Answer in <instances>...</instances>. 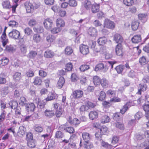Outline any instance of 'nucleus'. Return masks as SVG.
I'll return each mask as SVG.
<instances>
[{
	"label": "nucleus",
	"instance_id": "17",
	"mask_svg": "<svg viewBox=\"0 0 149 149\" xmlns=\"http://www.w3.org/2000/svg\"><path fill=\"white\" fill-rule=\"evenodd\" d=\"M100 4L95 3L93 4L91 6V10L92 13H96L99 10Z\"/></svg>",
	"mask_w": 149,
	"mask_h": 149
},
{
	"label": "nucleus",
	"instance_id": "33",
	"mask_svg": "<svg viewBox=\"0 0 149 149\" xmlns=\"http://www.w3.org/2000/svg\"><path fill=\"white\" fill-rule=\"evenodd\" d=\"M54 53L51 50H47L45 52L44 56L47 58H51L54 56Z\"/></svg>",
	"mask_w": 149,
	"mask_h": 149
},
{
	"label": "nucleus",
	"instance_id": "37",
	"mask_svg": "<svg viewBox=\"0 0 149 149\" xmlns=\"http://www.w3.org/2000/svg\"><path fill=\"white\" fill-rule=\"evenodd\" d=\"M37 55V52L36 51L31 50L27 54V56L28 58L31 59L34 58Z\"/></svg>",
	"mask_w": 149,
	"mask_h": 149
},
{
	"label": "nucleus",
	"instance_id": "8",
	"mask_svg": "<svg viewBox=\"0 0 149 149\" xmlns=\"http://www.w3.org/2000/svg\"><path fill=\"white\" fill-rule=\"evenodd\" d=\"M147 88V86L146 84H139L138 87V91L136 94L141 95V91H144L146 90Z\"/></svg>",
	"mask_w": 149,
	"mask_h": 149
},
{
	"label": "nucleus",
	"instance_id": "55",
	"mask_svg": "<svg viewBox=\"0 0 149 149\" xmlns=\"http://www.w3.org/2000/svg\"><path fill=\"white\" fill-rule=\"evenodd\" d=\"M68 4L70 6L72 7L76 6L77 4V1L75 0H69Z\"/></svg>",
	"mask_w": 149,
	"mask_h": 149
},
{
	"label": "nucleus",
	"instance_id": "1",
	"mask_svg": "<svg viewBox=\"0 0 149 149\" xmlns=\"http://www.w3.org/2000/svg\"><path fill=\"white\" fill-rule=\"evenodd\" d=\"M18 105L16 101H13L12 102L11 105H10V107L12 109L11 112L14 113V116L16 118L20 117L22 116L21 113V108Z\"/></svg>",
	"mask_w": 149,
	"mask_h": 149
},
{
	"label": "nucleus",
	"instance_id": "14",
	"mask_svg": "<svg viewBox=\"0 0 149 149\" xmlns=\"http://www.w3.org/2000/svg\"><path fill=\"white\" fill-rule=\"evenodd\" d=\"M83 140L86 143H88L91 139L90 134L86 132H83L82 134Z\"/></svg>",
	"mask_w": 149,
	"mask_h": 149
},
{
	"label": "nucleus",
	"instance_id": "47",
	"mask_svg": "<svg viewBox=\"0 0 149 149\" xmlns=\"http://www.w3.org/2000/svg\"><path fill=\"white\" fill-rule=\"evenodd\" d=\"M21 54L25 55L27 52L26 46L25 45H21L20 46Z\"/></svg>",
	"mask_w": 149,
	"mask_h": 149
},
{
	"label": "nucleus",
	"instance_id": "61",
	"mask_svg": "<svg viewBox=\"0 0 149 149\" xmlns=\"http://www.w3.org/2000/svg\"><path fill=\"white\" fill-rule=\"evenodd\" d=\"M26 139L27 142H28V141L33 139V136L31 132H28L27 133L26 135Z\"/></svg>",
	"mask_w": 149,
	"mask_h": 149
},
{
	"label": "nucleus",
	"instance_id": "10",
	"mask_svg": "<svg viewBox=\"0 0 149 149\" xmlns=\"http://www.w3.org/2000/svg\"><path fill=\"white\" fill-rule=\"evenodd\" d=\"M104 27L108 29H112L115 27L114 22L109 19H106L104 22Z\"/></svg>",
	"mask_w": 149,
	"mask_h": 149
},
{
	"label": "nucleus",
	"instance_id": "43",
	"mask_svg": "<svg viewBox=\"0 0 149 149\" xmlns=\"http://www.w3.org/2000/svg\"><path fill=\"white\" fill-rule=\"evenodd\" d=\"M139 62L141 65H144L147 63V59L146 57L143 56L139 58Z\"/></svg>",
	"mask_w": 149,
	"mask_h": 149
},
{
	"label": "nucleus",
	"instance_id": "39",
	"mask_svg": "<svg viewBox=\"0 0 149 149\" xmlns=\"http://www.w3.org/2000/svg\"><path fill=\"white\" fill-rule=\"evenodd\" d=\"M19 0H13V5L11 8H12V12L13 13H15L16 11V9L18 6L17 3Z\"/></svg>",
	"mask_w": 149,
	"mask_h": 149
},
{
	"label": "nucleus",
	"instance_id": "6",
	"mask_svg": "<svg viewBox=\"0 0 149 149\" xmlns=\"http://www.w3.org/2000/svg\"><path fill=\"white\" fill-rule=\"evenodd\" d=\"M43 24L45 27L47 29H49L52 26V21L50 19L48 18L44 21Z\"/></svg>",
	"mask_w": 149,
	"mask_h": 149
},
{
	"label": "nucleus",
	"instance_id": "40",
	"mask_svg": "<svg viewBox=\"0 0 149 149\" xmlns=\"http://www.w3.org/2000/svg\"><path fill=\"white\" fill-rule=\"evenodd\" d=\"M125 66L122 65H120L116 66L115 69L118 74L121 73L125 68Z\"/></svg>",
	"mask_w": 149,
	"mask_h": 149
},
{
	"label": "nucleus",
	"instance_id": "35",
	"mask_svg": "<svg viewBox=\"0 0 149 149\" xmlns=\"http://www.w3.org/2000/svg\"><path fill=\"white\" fill-rule=\"evenodd\" d=\"M56 94L54 92L49 93L46 99V101H49L55 99L56 97Z\"/></svg>",
	"mask_w": 149,
	"mask_h": 149
},
{
	"label": "nucleus",
	"instance_id": "26",
	"mask_svg": "<svg viewBox=\"0 0 149 149\" xmlns=\"http://www.w3.org/2000/svg\"><path fill=\"white\" fill-rule=\"evenodd\" d=\"M56 38L53 35H49L47 36L46 38L47 42L49 44H53Z\"/></svg>",
	"mask_w": 149,
	"mask_h": 149
},
{
	"label": "nucleus",
	"instance_id": "48",
	"mask_svg": "<svg viewBox=\"0 0 149 149\" xmlns=\"http://www.w3.org/2000/svg\"><path fill=\"white\" fill-rule=\"evenodd\" d=\"M107 93L111 99V98L115 96L116 95V92L114 91H112L111 89L108 90L107 92Z\"/></svg>",
	"mask_w": 149,
	"mask_h": 149
},
{
	"label": "nucleus",
	"instance_id": "57",
	"mask_svg": "<svg viewBox=\"0 0 149 149\" xmlns=\"http://www.w3.org/2000/svg\"><path fill=\"white\" fill-rule=\"evenodd\" d=\"M121 99L120 98L116 96V95L112 97L111 98L110 100V102H120Z\"/></svg>",
	"mask_w": 149,
	"mask_h": 149
},
{
	"label": "nucleus",
	"instance_id": "31",
	"mask_svg": "<svg viewBox=\"0 0 149 149\" xmlns=\"http://www.w3.org/2000/svg\"><path fill=\"white\" fill-rule=\"evenodd\" d=\"M110 118L107 115L103 116L101 118V122L102 123H105L109 122L110 121Z\"/></svg>",
	"mask_w": 149,
	"mask_h": 149
},
{
	"label": "nucleus",
	"instance_id": "21",
	"mask_svg": "<svg viewBox=\"0 0 149 149\" xmlns=\"http://www.w3.org/2000/svg\"><path fill=\"white\" fill-rule=\"evenodd\" d=\"M138 17L139 19L143 23L145 22L147 20V15L146 14L140 13L138 15Z\"/></svg>",
	"mask_w": 149,
	"mask_h": 149
},
{
	"label": "nucleus",
	"instance_id": "12",
	"mask_svg": "<svg viewBox=\"0 0 149 149\" xmlns=\"http://www.w3.org/2000/svg\"><path fill=\"white\" fill-rule=\"evenodd\" d=\"M123 48L121 44H118L116 47V54L118 56H123Z\"/></svg>",
	"mask_w": 149,
	"mask_h": 149
},
{
	"label": "nucleus",
	"instance_id": "41",
	"mask_svg": "<svg viewBox=\"0 0 149 149\" xmlns=\"http://www.w3.org/2000/svg\"><path fill=\"white\" fill-rule=\"evenodd\" d=\"M41 39L40 35L38 34H34L33 36V40L35 42H39L40 41Z\"/></svg>",
	"mask_w": 149,
	"mask_h": 149
},
{
	"label": "nucleus",
	"instance_id": "49",
	"mask_svg": "<svg viewBox=\"0 0 149 149\" xmlns=\"http://www.w3.org/2000/svg\"><path fill=\"white\" fill-rule=\"evenodd\" d=\"M64 136V134L62 132L58 131L55 133V137L57 139L62 138Z\"/></svg>",
	"mask_w": 149,
	"mask_h": 149
},
{
	"label": "nucleus",
	"instance_id": "3",
	"mask_svg": "<svg viewBox=\"0 0 149 149\" xmlns=\"http://www.w3.org/2000/svg\"><path fill=\"white\" fill-rule=\"evenodd\" d=\"M25 107L26 111L29 113L33 112L36 108L34 103L31 102L27 103Z\"/></svg>",
	"mask_w": 149,
	"mask_h": 149
},
{
	"label": "nucleus",
	"instance_id": "2",
	"mask_svg": "<svg viewBox=\"0 0 149 149\" xmlns=\"http://www.w3.org/2000/svg\"><path fill=\"white\" fill-rule=\"evenodd\" d=\"M83 94V91L80 90H76L73 91L70 97L72 101H74V99L82 97Z\"/></svg>",
	"mask_w": 149,
	"mask_h": 149
},
{
	"label": "nucleus",
	"instance_id": "56",
	"mask_svg": "<svg viewBox=\"0 0 149 149\" xmlns=\"http://www.w3.org/2000/svg\"><path fill=\"white\" fill-rule=\"evenodd\" d=\"M100 131L101 134H105L107 132L108 128L106 126H103L100 129Z\"/></svg>",
	"mask_w": 149,
	"mask_h": 149
},
{
	"label": "nucleus",
	"instance_id": "4",
	"mask_svg": "<svg viewBox=\"0 0 149 149\" xmlns=\"http://www.w3.org/2000/svg\"><path fill=\"white\" fill-rule=\"evenodd\" d=\"M80 51L83 55H86L89 52L88 47L83 44H81L79 47Z\"/></svg>",
	"mask_w": 149,
	"mask_h": 149
},
{
	"label": "nucleus",
	"instance_id": "7",
	"mask_svg": "<svg viewBox=\"0 0 149 149\" xmlns=\"http://www.w3.org/2000/svg\"><path fill=\"white\" fill-rule=\"evenodd\" d=\"M11 123H10V133H11L14 135L15 136L16 134L15 132V128L16 127L17 122L15 120L10 121Z\"/></svg>",
	"mask_w": 149,
	"mask_h": 149
},
{
	"label": "nucleus",
	"instance_id": "23",
	"mask_svg": "<svg viewBox=\"0 0 149 149\" xmlns=\"http://www.w3.org/2000/svg\"><path fill=\"white\" fill-rule=\"evenodd\" d=\"M141 38L140 35H135L131 39L132 42L135 43H137L141 42Z\"/></svg>",
	"mask_w": 149,
	"mask_h": 149
},
{
	"label": "nucleus",
	"instance_id": "30",
	"mask_svg": "<svg viewBox=\"0 0 149 149\" xmlns=\"http://www.w3.org/2000/svg\"><path fill=\"white\" fill-rule=\"evenodd\" d=\"M22 75L21 73L19 72H16L13 76V79L16 82H18L21 79Z\"/></svg>",
	"mask_w": 149,
	"mask_h": 149
},
{
	"label": "nucleus",
	"instance_id": "64",
	"mask_svg": "<svg viewBox=\"0 0 149 149\" xmlns=\"http://www.w3.org/2000/svg\"><path fill=\"white\" fill-rule=\"evenodd\" d=\"M61 30V28L58 27V28H54L51 30V33L53 34H56L59 32Z\"/></svg>",
	"mask_w": 149,
	"mask_h": 149
},
{
	"label": "nucleus",
	"instance_id": "44",
	"mask_svg": "<svg viewBox=\"0 0 149 149\" xmlns=\"http://www.w3.org/2000/svg\"><path fill=\"white\" fill-rule=\"evenodd\" d=\"M139 23L137 21L133 22L132 24V28L133 30L135 31L138 28Z\"/></svg>",
	"mask_w": 149,
	"mask_h": 149
},
{
	"label": "nucleus",
	"instance_id": "51",
	"mask_svg": "<svg viewBox=\"0 0 149 149\" xmlns=\"http://www.w3.org/2000/svg\"><path fill=\"white\" fill-rule=\"evenodd\" d=\"M73 52L72 48L69 46L67 47L65 49V54L67 55H70Z\"/></svg>",
	"mask_w": 149,
	"mask_h": 149
},
{
	"label": "nucleus",
	"instance_id": "50",
	"mask_svg": "<svg viewBox=\"0 0 149 149\" xmlns=\"http://www.w3.org/2000/svg\"><path fill=\"white\" fill-rule=\"evenodd\" d=\"M123 1L124 4L127 6L132 5L134 2L133 0H123Z\"/></svg>",
	"mask_w": 149,
	"mask_h": 149
},
{
	"label": "nucleus",
	"instance_id": "18",
	"mask_svg": "<svg viewBox=\"0 0 149 149\" xmlns=\"http://www.w3.org/2000/svg\"><path fill=\"white\" fill-rule=\"evenodd\" d=\"M26 131V128L23 126H20L19 128V130L17 134L19 137H21L25 134Z\"/></svg>",
	"mask_w": 149,
	"mask_h": 149
},
{
	"label": "nucleus",
	"instance_id": "9",
	"mask_svg": "<svg viewBox=\"0 0 149 149\" xmlns=\"http://www.w3.org/2000/svg\"><path fill=\"white\" fill-rule=\"evenodd\" d=\"M20 37V33L19 31L16 29H13L12 31L10 32V37L15 39H17Z\"/></svg>",
	"mask_w": 149,
	"mask_h": 149
},
{
	"label": "nucleus",
	"instance_id": "45",
	"mask_svg": "<svg viewBox=\"0 0 149 149\" xmlns=\"http://www.w3.org/2000/svg\"><path fill=\"white\" fill-rule=\"evenodd\" d=\"M104 68V66L103 64L100 63L97 65L95 68V70L96 71H98L99 70H103Z\"/></svg>",
	"mask_w": 149,
	"mask_h": 149
},
{
	"label": "nucleus",
	"instance_id": "38",
	"mask_svg": "<svg viewBox=\"0 0 149 149\" xmlns=\"http://www.w3.org/2000/svg\"><path fill=\"white\" fill-rule=\"evenodd\" d=\"M6 35L5 32H3L1 37L2 39V42L3 46L4 47L6 44L8 40L6 39Z\"/></svg>",
	"mask_w": 149,
	"mask_h": 149
},
{
	"label": "nucleus",
	"instance_id": "27",
	"mask_svg": "<svg viewBox=\"0 0 149 149\" xmlns=\"http://www.w3.org/2000/svg\"><path fill=\"white\" fill-rule=\"evenodd\" d=\"M56 23L57 26L59 28L63 27L65 25V22L64 21L60 18L57 19Z\"/></svg>",
	"mask_w": 149,
	"mask_h": 149
},
{
	"label": "nucleus",
	"instance_id": "20",
	"mask_svg": "<svg viewBox=\"0 0 149 149\" xmlns=\"http://www.w3.org/2000/svg\"><path fill=\"white\" fill-rule=\"evenodd\" d=\"M113 120L116 121L117 122L119 121H121L122 118L121 116V114L119 112H116L113 114Z\"/></svg>",
	"mask_w": 149,
	"mask_h": 149
},
{
	"label": "nucleus",
	"instance_id": "22",
	"mask_svg": "<svg viewBox=\"0 0 149 149\" xmlns=\"http://www.w3.org/2000/svg\"><path fill=\"white\" fill-rule=\"evenodd\" d=\"M97 29L94 27H91L88 30L89 34L92 36H95L97 35Z\"/></svg>",
	"mask_w": 149,
	"mask_h": 149
},
{
	"label": "nucleus",
	"instance_id": "19",
	"mask_svg": "<svg viewBox=\"0 0 149 149\" xmlns=\"http://www.w3.org/2000/svg\"><path fill=\"white\" fill-rule=\"evenodd\" d=\"M65 82V80L64 78L63 77H60L56 85L57 87L58 88L60 89L61 88Z\"/></svg>",
	"mask_w": 149,
	"mask_h": 149
},
{
	"label": "nucleus",
	"instance_id": "59",
	"mask_svg": "<svg viewBox=\"0 0 149 149\" xmlns=\"http://www.w3.org/2000/svg\"><path fill=\"white\" fill-rule=\"evenodd\" d=\"M116 127L118 129L121 130H123L124 126L123 124L121 122H118L116 123Z\"/></svg>",
	"mask_w": 149,
	"mask_h": 149
},
{
	"label": "nucleus",
	"instance_id": "15",
	"mask_svg": "<svg viewBox=\"0 0 149 149\" xmlns=\"http://www.w3.org/2000/svg\"><path fill=\"white\" fill-rule=\"evenodd\" d=\"M44 114L47 117L51 118L54 116V111L52 110L46 109L44 111Z\"/></svg>",
	"mask_w": 149,
	"mask_h": 149
},
{
	"label": "nucleus",
	"instance_id": "46",
	"mask_svg": "<svg viewBox=\"0 0 149 149\" xmlns=\"http://www.w3.org/2000/svg\"><path fill=\"white\" fill-rule=\"evenodd\" d=\"M27 145L30 148H34L36 146L35 140L33 139L28 141V142H27Z\"/></svg>",
	"mask_w": 149,
	"mask_h": 149
},
{
	"label": "nucleus",
	"instance_id": "52",
	"mask_svg": "<svg viewBox=\"0 0 149 149\" xmlns=\"http://www.w3.org/2000/svg\"><path fill=\"white\" fill-rule=\"evenodd\" d=\"M42 83L41 79L39 77H36L35 78L33 83L35 85H40Z\"/></svg>",
	"mask_w": 149,
	"mask_h": 149
},
{
	"label": "nucleus",
	"instance_id": "58",
	"mask_svg": "<svg viewBox=\"0 0 149 149\" xmlns=\"http://www.w3.org/2000/svg\"><path fill=\"white\" fill-rule=\"evenodd\" d=\"M72 68L73 65L72 63H69L66 65L65 70L68 71H70L72 70Z\"/></svg>",
	"mask_w": 149,
	"mask_h": 149
},
{
	"label": "nucleus",
	"instance_id": "53",
	"mask_svg": "<svg viewBox=\"0 0 149 149\" xmlns=\"http://www.w3.org/2000/svg\"><path fill=\"white\" fill-rule=\"evenodd\" d=\"M62 114V109L61 107H60L59 109H56V110L55 114L57 117H60Z\"/></svg>",
	"mask_w": 149,
	"mask_h": 149
},
{
	"label": "nucleus",
	"instance_id": "25",
	"mask_svg": "<svg viewBox=\"0 0 149 149\" xmlns=\"http://www.w3.org/2000/svg\"><path fill=\"white\" fill-rule=\"evenodd\" d=\"M101 79L97 76H95L93 77V81L94 85L95 86L99 85L100 84Z\"/></svg>",
	"mask_w": 149,
	"mask_h": 149
},
{
	"label": "nucleus",
	"instance_id": "28",
	"mask_svg": "<svg viewBox=\"0 0 149 149\" xmlns=\"http://www.w3.org/2000/svg\"><path fill=\"white\" fill-rule=\"evenodd\" d=\"M83 5L85 9L87 10H90L92 5L91 1L89 0H85L84 1Z\"/></svg>",
	"mask_w": 149,
	"mask_h": 149
},
{
	"label": "nucleus",
	"instance_id": "54",
	"mask_svg": "<svg viewBox=\"0 0 149 149\" xmlns=\"http://www.w3.org/2000/svg\"><path fill=\"white\" fill-rule=\"evenodd\" d=\"M89 66L88 65L85 64L81 65L79 68L81 72H84L88 70L89 68Z\"/></svg>",
	"mask_w": 149,
	"mask_h": 149
},
{
	"label": "nucleus",
	"instance_id": "60",
	"mask_svg": "<svg viewBox=\"0 0 149 149\" xmlns=\"http://www.w3.org/2000/svg\"><path fill=\"white\" fill-rule=\"evenodd\" d=\"M58 42H57V44L59 47H63L65 45V42L62 39H58Z\"/></svg>",
	"mask_w": 149,
	"mask_h": 149
},
{
	"label": "nucleus",
	"instance_id": "29",
	"mask_svg": "<svg viewBox=\"0 0 149 149\" xmlns=\"http://www.w3.org/2000/svg\"><path fill=\"white\" fill-rule=\"evenodd\" d=\"M35 131L38 133H41L43 130V127L40 125L36 124L34 126Z\"/></svg>",
	"mask_w": 149,
	"mask_h": 149
},
{
	"label": "nucleus",
	"instance_id": "62",
	"mask_svg": "<svg viewBox=\"0 0 149 149\" xmlns=\"http://www.w3.org/2000/svg\"><path fill=\"white\" fill-rule=\"evenodd\" d=\"M34 72L31 70H28L26 74V76L28 77H33L34 76Z\"/></svg>",
	"mask_w": 149,
	"mask_h": 149
},
{
	"label": "nucleus",
	"instance_id": "11",
	"mask_svg": "<svg viewBox=\"0 0 149 149\" xmlns=\"http://www.w3.org/2000/svg\"><path fill=\"white\" fill-rule=\"evenodd\" d=\"M114 40L118 44H121L123 41L122 36L120 34L116 33L113 36Z\"/></svg>",
	"mask_w": 149,
	"mask_h": 149
},
{
	"label": "nucleus",
	"instance_id": "16",
	"mask_svg": "<svg viewBox=\"0 0 149 149\" xmlns=\"http://www.w3.org/2000/svg\"><path fill=\"white\" fill-rule=\"evenodd\" d=\"M131 105L132 104L130 102H127L123 106L122 109L120 110V113H121L122 114H124L125 112Z\"/></svg>",
	"mask_w": 149,
	"mask_h": 149
},
{
	"label": "nucleus",
	"instance_id": "32",
	"mask_svg": "<svg viewBox=\"0 0 149 149\" xmlns=\"http://www.w3.org/2000/svg\"><path fill=\"white\" fill-rule=\"evenodd\" d=\"M9 61V59L6 57H3L0 60V67L7 65Z\"/></svg>",
	"mask_w": 149,
	"mask_h": 149
},
{
	"label": "nucleus",
	"instance_id": "42",
	"mask_svg": "<svg viewBox=\"0 0 149 149\" xmlns=\"http://www.w3.org/2000/svg\"><path fill=\"white\" fill-rule=\"evenodd\" d=\"M106 97V94L105 92L101 91L99 93L98 100L100 101H102L104 100Z\"/></svg>",
	"mask_w": 149,
	"mask_h": 149
},
{
	"label": "nucleus",
	"instance_id": "24",
	"mask_svg": "<svg viewBox=\"0 0 149 149\" xmlns=\"http://www.w3.org/2000/svg\"><path fill=\"white\" fill-rule=\"evenodd\" d=\"M98 113L96 111H91L89 114L90 119L93 120L97 118L98 117Z\"/></svg>",
	"mask_w": 149,
	"mask_h": 149
},
{
	"label": "nucleus",
	"instance_id": "34",
	"mask_svg": "<svg viewBox=\"0 0 149 149\" xmlns=\"http://www.w3.org/2000/svg\"><path fill=\"white\" fill-rule=\"evenodd\" d=\"M19 103L20 105L22 106H25L27 104V101L26 98L24 97H20Z\"/></svg>",
	"mask_w": 149,
	"mask_h": 149
},
{
	"label": "nucleus",
	"instance_id": "63",
	"mask_svg": "<svg viewBox=\"0 0 149 149\" xmlns=\"http://www.w3.org/2000/svg\"><path fill=\"white\" fill-rule=\"evenodd\" d=\"M110 101H104L102 102V105L104 108L107 109L111 105Z\"/></svg>",
	"mask_w": 149,
	"mask_h": 149
},
{
	"label": "nucleus",
	"instance_id": "36",
	"mask_svg": "<svg viewBox=\"0 0 149 149\" xmlns=\"http://www.w3.org/2000/svg\"><path fill=\"white\" fill-rule=\"evenodd\" d=\"M97 42L100 46L103 45L106 43L107 40L105 37H103L100 38L97 40Z\"/></svg>",
	"mask_w": 149,
	"mask_h": 149
},
{
	"label": "nucleus",
	"instance_id": "5",
	"mask_svg": "<svg viewBox=\"0 0 149 149\" xmlns=\"http://www.w3.org/2000/svg\"><path fill=\"white\" fill-rule=\"evenodd\" d=\"M67 121L71 125L76 126L80 123V120L77 118H74L72 120L71 116H70L69 118H67Z\"/></svg>",
	"mask_w": 149,
	"mask_h": 149
},
{
	"label": "nucleus",
	"instance_id": "13",
	"mask_svg": "<svg viewBox=\"0 0 149 149\" xmlns=\"http://www.w3.org/2000/svg\"><path fill=\"white\" fill-rule=\"evenodd\" d=\"M100 84L103 88H108L109 86V81L105 78L101 79Z\"/></svg>",
	"mask_w": 149,
	"mask_h": 149
}]
</instances>
